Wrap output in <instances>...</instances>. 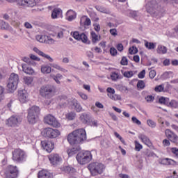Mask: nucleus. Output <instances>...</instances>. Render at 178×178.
Segmentation results:
<instances>
[{
	"label": "nucleus",
	"instance_id": "603ef678",
	"mask_svg": "<svg viewBox=\"0 0 178 178\" xmlns=\"http://www.w3.org/2000/svg\"><path fill=\"white\" fill-rule=\"evenodd\" d=\"M35 6V3L32 0H27V8H34Z\"/></svg>",
	"mask_w": 178,
	"mask_h": 178
},
{
	"label": "nucleus",
	"instance_id": "79ce46f5",
	"mask_svg": "<svg viewBox=\"0 0 178 178\" xmlns=\"http://www.w3.org/2000/svg\"><path fill=\"white\" fill-rule=\"evenodd\" d=\"M27 0H18L17 4L19 6H23L24 8H27Z\"/></svg>",
	"mask_w": 178,
	"mask_h": 178
},
{
	"label": "nucleus",
	"instance_id": "72a5a7b5",
	"mask_svg": "<svg viewBox=\"0 0 178 178\" xmlns=\"http://www.w3.org/2000/svg\"><path fill=\"white\" fill-rule=\"evenodd\" d=\"M167 106L169 108H178V102L176 100H171L170 102H168Z\"/></svg>",
	"mask_w": 178,
	"mask_h": 178
},
{
	"label": "nucleus",
	"instance_id": "1a4fd4ad",
	"mask_svg": "<svg viewBox=\"0 0 178 178\" xmlns=\"http://www.w3.org/2000/svg\"><path fill=\"white\" fill-rule=\"evenodd\" d=\"M43 137H47V138H56L60 136V132L58 129H54L52 128H45L42 131Z\"/></svg>",
	"mask_w": 178,
	"mask_h": 178
},
{
	"label": "nucleus",
	"instance_id": "49530a36",
	"mask_svg": "<svg viewBox=\"0 0 178 178\" xmlns=\"http://www.w3.org/2000/svg\"><path fill=\"white\" fill-rule=\"evenodd\" d=\"M111 78L113 80V81H116V80L119 79V74L116 72H113L111 75Z\"/></svg>",
	"mask_w": 178,
	"mask_h": 178
},
{
	"label": "nucleus",
	"instance_id": "2eb2a0df",
	"mask_svg": "<svg viewBox=\"0 0 178 178\" xmlns=\"http://www.w3.org/2000/svg\"><path fill=\"white\" fill-rule=\"evenodd\" d=\"M49 160L51 165L56 166V165H59L60 162H62V157L58 154H51L49 155Z\"/></svg>",
	"mask_w": 178,
	"mask_h": 178
},
{
	"label": "nucleus",
	"instance_id": "bf43d9fd",
	"mask_svg": "<svg viewBox=\"0 0 178 178\" xmlns=\"http://www.w3.org/2000/svg\"><path fill=\"white\" fill-rule=\"evenodd\" d=\"M155 76H156V72L155 70H152L149 72V77L150 79H154Z\"/></svg>",
	"mask_w": 178,
	"mask_h": 178
},
{
	"label": "nucleus",
	"instance_id": "423d86ee",
	"mask_svg": "<svg viewBox=\"0 0 178 178\" xmlns=\"http://www.w3.org/2000/svg\"><path fill=\"white\" fill-rule=\"evenodd\" d=\"M17 84H19V75L12 73L10 76L7 88L10 92H13L16 88H17Z\"/></svg>",
	"mask_w": 178,
	"mask_h": 178
},
{
	"label": "nucleus",
	"instance_id": "69168bd1",
	"mask_svg": "<svg viewBox=\"0 0 178 178\" xmlns=\"http://www.w3.org/2000/svg\"><path fill=\"white\" fill-rule=\"evenodd\" d=\"M145 99H146L147 102H152V101H154V99H155V98L152 95H149L147 97H145Z\"/></svg>",
	"mask_w": 178,
	"mask_h": 178
},
{
	"label": "nucleus",
	"instance_id": "7c9ffc66",
	"mask_svg": "<svg viewBox=\"0 0 178 178\" xmlns=\"http://www.w3.org/2000/svg\"><path fill=\"white\" fill-rule=\"evenodd\" d=\"M8 29H9V24L2 19H0V30H8Z\"/></svg>",
	"mask_w": 178,
	"mask_h": 178
},
{
	"label": "nucleus",
	"instance_id": "9d476101",
	"mask_svg": "<svg viewBox=\"0 0 178 178\" xmlns=\"http://www.w3.org/2000/svg\"><path fill=\"white\" fill-rule=\"evenodd\" d=\"M20 123H22V118L19 115H12L6 122L8 127H19Z\"/></svg>",
	"mask_w": 178,
	"mask_h": 178
},
{
	"label": "nucleus",
	"instance_id": "864d4df0",
	"mask_svg": "<svg viewBox=\"0 0 178 178\" xmlns=\"http://www.w3.org/2000/svg\"><path fill=\"white\" fill-rule=\"evenodd\" d=\"M127 63H128L127 58L123 56L120 61V64L122 65V66H127Z\"/></svg>",
	"mask_w": 178,
	"mask_h": 178
},
{
	"label": "nucleus",
	"instance_id": "13d9d810",
	"mask_svg": "<svg viewBox=\"0 0 178 178\" xmlns=\"http://www.w3.org/2000/svg\"><path fill=\"white\" fill-rule=\"evenodd\" d=\"M145 155H146V156H147L148 158L151 157V156H155V153H154L153 152H150L149 150L146 151L145 152Z\"/></svg>",
	"mask_w": 178,
	"mask_h": 178
},
{
	"label": "nucleus",
	"instance_id": "09e8293b",
	"mask_svg": "<svg viewBox=\"0 0 178 178\" xmlns=\"http://www.w3.org/2000/svg\"><path fill=\"white\" fill-rule=\"evenodd\" d=\"M135 149L136 151H141L143 149V145L136 141L135 143Z\"/></svg>",
	"mask_w": 178,
	"mask_h": 178
},
{
	"label": "nucleus",
	"instance_id": "338daca9",
	"mask_svg": "<svg viewBox=\"0 0 178 178\" xmlns=\"http://www.w3.org/2000/svg\"><path fill=\"white\" fill-rule=\"evenodd\" d=\"M86 55H87L88 58H89L90 59L94 58V53H92L90 51H87Z\"/></svg>",
	"mask_w": 178,
	"mask_h": 178
},
{
	"label": "nucleus",
	"instance_id": "e2e57ef3",
	"mask_svg": "<svg viewBox=\"0 0 178 178\" xmlns=\"http://www.w3.org/2000/svg\"><path fill=\"white\" fill-rule=\"evenodd\" d=\"M93 26H94V30H95L97 33H99L101 30V26H99V24H94Z\"/></svg>",
	"mask_w": 178,
	"mask_h": 178
},
{
	"label": "nucleus",
	"instance_id": "5fc2aeb1",
	"mask_svg": "<svg viewBox=\"0 0 178 178\" xmlns=\"http://www.w3.org/2000/svg\"><path fill=\"white\" fill-rule=\"evenodd\" d=\"M46 42L47 44H54L55 40L52 39L50 36L46 35Z\"/></svg>",
	"mask_w": 178,
	"mask_h": 178
},
{
	"label": "nucleus",
	"instance_id": "c85d7f7f",
	"mask_svg": "<svg viewBox=\"0 0 178 178\" xmlns=\"http://www.w3.org/2000/svg\"><path fill=\"white\" fill-rule=\"evenodd\" d=\"M96 9L97 10H98V12H101L102 13H106V15H109V13H111V11H109V10L101 6H96Z\"/></svg>",
	"mask_w": 178,
	"mask_h": 178
},
{
	"label": "nucleus",
	"instance_id": "58836bf2",
	"mask_svg": "<svg viewBox=\"0 0 178 178\" xmlns=\"http://www.w3.org/2000/svg\"><path fill=\"white\" fill-rule=\"evenodd\" d=\"M66 118H68L69 120H73L74 118H76V113L70 112L66 114Z\"/></svg>",
	"mask_w": 178,
	"mask_h": 178
},
{
	"label": "nucleus",
	"instance_id": "412c9836",
	"mask_svg": "<svg viewBox=\"0 0 178 178\" xmlns=\"http://www.w3.org/2000/svg\"><path fill=\"white\" fill-rule=\"evenodd\" d=\"M62 172H64L65 173H67L68 175L70 173H76V170L74 168L70 165H65L61 168Z\"/></svg>",
	"mask_w": 178,
	"mask_h": 178
},
{
	"label": "nucleus",
	"instance_id": "f257e3e1",
	"mask_svg": "<svg viewBox=\"0 0 178 178\" xmlns=\"http://www.w3.org/2000/svg\"><path fill=\"white\" fill-rule=\"evenodd\" d=\"M67 140L70 145H76V147L67 150L69 156H73L81 149L79 144H81V143L87 140L86 130L84 129L74 130L67 136Z\"/></svg>",
	"mask_w": 178,
	"mask_h": 178
},
{
	"label": "nucleus",
	"instance_id": "aec40b11",
	"mask_svg": "<svg viewBox=\"0 0 178 178\" xmlns=\"http://www.w3.org/2000/svg\"><path fill=\"white\" fill-rule=\"evenodd\" d=\"M38 178H52V174L47 170H42L38 172Z\"/></svg>",
	"mask_w": 178,
	"mask_h": 178
},
{
	"label": "nucleus",
	"instance_id": "5701e85b",
	"mask_svg": "<svg viewBox=\"0 0 178 178\" xmlns=\"http://www.w3.org/2000/svg\"><path fill=\"white\" fill-rule=\"evenodd\" d=\"M22 70L26 74H33L34 73V70L31 67H29L27 65H22Z\"/></svg>",
	"mask_w": 178,
	"mask_h": 178
},
{
	"label": "nucleus",
	"instance_id": "b1692460",
	"mask_svg": "<svg viewBox=\"0 0 178 178\" xmlns=\"http://www.w3.org/2000/svg\"><path fill=\"white\" fill-rule=\"evenodd\" d=\"M160 163H161V165H175L176 161H175V160L166 158L161 159L160 161Z\"/></svg>",
	"mask_w": 178,
	"mask_h": 178
},
{
	"label": "nucleus",
	"instance_id": "ddd939ff",
	"mask_svg": "<svg viewBox=\"0 0 178 178\" xmlns=\"http://www.w3.org/2000/svg\"><path fill=\"white\" fill-rule=\"evenodd\" d=\"M18 99L21 104H26L29 101V93L27 90H22L18 91Z\"/></svg>",
	"mask_w": 178,
	"mask_h": 178
},
{
	"label": "nucleus",
	"instance_id": "dca6fc26",
	"mask_svg": "<svg viewBox=\"0 0 178 178\" xmlns=\"http://www.w3.org/2000/svg\"><path fill=\"white\" fill-rule=\"evenodd\" d=\"M42 147L47 152H52L55 148V144L51 141L44 140L41 142Z\"/></svg>",
	"mask_w": 178,
	"mask_h": 178
},
{
	"label": "nucleus",
	"instance_id": "4be33fe9",
	"mask_svg": "<svg viewBox=\"0 0 178 178\" xmlns=\"http://www.w3.org/2000/svg\"><path fill=\"white\" fill-rule=\"evenodd\" d=\"M90 37L92 38V42L93 44H97V42H98V41L101 40V35H99L98 37V35H97V33H95V32L92 31L90 33Z\"/></svg>",
	"mask_w": 178,
	"mask_h": 178
},
{
	"label": "nucleus",
	"instance_id": "0e129e2a",
	"mask_svg": "<svg viewBox=\"0 0 178 178\" xmlns=\"http://www.w3.org/2000/svg\"><path fill=\"white\" fill-rule=\"evenodd\" d=\"M171 152L178 158V149L177 147H172L171 148Z\"/></svg>",
	"mask_w": 178,
	"mask_h": 178
},
{
	"label": "nucleus",
	"instance_id": "3c124183",
	"mask_svg": "<svg viewBox=\"0 0 178 178\" xmlns=\"http://www.w3.org/2000/svg\"><path fill=\"white\" fill-rule=\"evenodd\" d=\"M170 73L172 72H164L162 75H161V79L163 80H166L167 79H169V75L170 74Z\"/></svg>",
	"mask_w": 178,
	"mask_h": 178
},
{
	"label": "nucleus",
	"instance_id": "473e14b6",
	"mask_svg": "<svg viewBox=\"0 0 178 178\" xmlns=\"http://www.w3.org/2000/svg\"><path fill=\"white\" fill-rule=\"evenodd\" d=\"M40 56H42L43 58H46V59H48V60H49V62H54V58H51V56H49V55L48 54H45L44 52H42V51L39 50L38 53Z\"/></svg>",
	"mask_w": 178,
	"mask_h": 178
},
{
	"label": "nucleus",
	"instance_id": "a19ab883",
	"mask_svg": "<svg viewBox=\"0 0 178 178\" xmlns=\"http://www.w3.org/2000/svg\"><path fill=\"white\" fill-rule=\"evenodd\" d=\"M154 91H156V92H162V91L165 92L166 90H165V88H163V85H159L155 87Z\"/></svg>",
	"mask_w": 178,
	"mask_h": 178
},
{
	"label": "nucleus",
	"instance_id": "2f4dec72",
	"mask_svg": "<svg viewBox=\"0 0 178 178\" xmlns=\"http://www.w3.org/2000/svg\"><path fill=\"white\" fill-rule=\"evenodd\" d=\"M159 102L161 105H166V106H168V104L169 103V98L164 97H161L159 99Z\"/></svg>",
	"mask_w": 178,
	"mask_h": 178
},
{
	"label": "nucleus",
	"instance_id": "cd10ccee",
	"mask_svg": "<svg viewBox=\"0 0 178 178\" xmlns=\"http://www.w3.org/2000/svg\"><path fill=\"white\" fill-rule=\"evenodd\" d=\"M145 47L147 49H155L156 47V43L148 42L147 40H145Z\"/></svg>",
	"mask_w": 178,
	"mask_h": 178
},
{
	"label": "nucleus",
	"instance_id": "c03bdc74",
	"mask_svg": "<svg viewBox=\"0 0 178 178\" xmlns=\"http://www.w3.org/2000/svg\"><path fill=\"white\" fill-rule=\"evenodd\" d=\"M147 124L149 126V127H152V129L155 128L156 127V123L154 122L152 120H147Z\"/></svg>",
	"mask_w": 178,
	"mask_h": 178
},
{
	"label": "nucleus",
	"instance_id": "6e6552de",
	"mask_svg": "<svg viewBox=\"0 0 178 178\" xmlns=\"http://www.w3.org/2000/svg\"><path fill=\"white\" fill-rule=\"evenodd\" d=\"M54 86L47 85L42 86L40 90V94L41 97H43V98H52V94L54 92Z\"/></svg>",
	"mask_w": 178,
	"mask_h": 178
},
{
	"label": "nucleus",
	"instance_id": "4468645a",
	"mask_svg": "<svg viewBox=\"0 0 178 178\" xmlns=\"http://www.w3.org/2000/svg\"><path fill=\"white\" fill-rule=\"evenodd\" d=\"M165 136L171 141V143H174V144H178V136L173 131H170V129H166Z\"/></svg>",
	"mask_w": 178,
	"mask_h": 178
},
{
	"label": "nucleus",
	"instance_id": "a211bd4d",
	"mask_svg": "<svg viewBox=\"0 0 178 178\" xmlns=\"http://www.w3.org/2000/svg\"><path fill=\"white\" fill-rule=\"evenodd\" d=\"M138 138L141 140V141L145 144V145H147V147H151L152 145V143H151V140L149 138L144 135V134H140L138 136Z\"/></svg>",
	"mask_w": 178,
	"mask_h": 178
},
{
	"label": "nucleus",
	"instance_id": "052dcab7",
	"mask_svg": "<svg viewBox=\"0 0 178 178\" xmlns=\"http://www.w3.org/2000/svg\"><path fill=\"white\" fill-rule=\"evenodd\" d=\"M88 126H94L95 127H97L98 126V122L97 120L92 121V119H90V124H88Z\"/></svg>",
	"mask_w": 178,
	"mask_h": 178
},
{
	"label": "nucleus",
	"instance_id": "393cba45",
	"mask_svg": "<svg viewBox=\"0 0 178 178\" xmlns=\"http://www.w3.org/2000/svg\"><path fill=\"white\" fill-rule=\"evenodd\" d=\"M157 54H160L161 55H163L168 52V48L160 44L158 46L156 49Z\"/></svg>",
	"mask_w": 178,
	"mask_h": 178
},
{
	"label": "nucleus",
	"instance_id": "774afa93",
	"mask_svg": "<svg viewBox=\"0 0 178 178\" xmlns=\"http://www.w3.org/2000/svg\"><path fill=\"white\" fill-rule=\"evenodd\" d=\"M110 33L111 34V35H118V31L116 30V29H113L110 30Z\"/></svg>",
	"mask_w": 178,
	"mask_h": 178
},
{
	"label": "nucleus",
	"instance_id": "7ed1b4c3",
	"mask_svg": "<svg viewBox=\"0 0 178 178\" xmlns=\"http://www.w3.org/2000/svg\"><path fill=\"white\" fill-rule=\"evenodd\" d=\"M13 161L16 163H23L27 159V154L21 149H15L13 152Z\"/></svg>",
	"mask_w": 178,
	"mask_h": 178
},
{
	"label": "nucleus",
	"instance_id": "a18cd8bd",
	"mask_svg": "<svg viewBox=\"0 0 178 178\" xmlns=\"http://www.w3.org/2000/svg\"><path fill=\"white\" fill-rule=\"evenodd\" d=\"M76 112H83V107L81 105H80V103H78L76 106L75 108H74Z\"/></svg>",
	"mask_w": 178,
	"mask_h": 178
},
{
	"label": "nucleus",
	"instance_id": "680f3d73",
	"mask_svg": "<svg viewBox=\"0 0 178 178\" xmlns=\"http://www.w3.org/2000/svg\"><path fill=\"white\" fill-rule=\"evenodd\" d=\"M138 79H144L145 77V70H143L139 74H138Z\"/></svg>",
	"mask_w": 178,
	"mask_h": 178
},
{
	"label": "nucleus",
	"instance_id": "4d7b16f0",
	"mask_svg": "<svg viewBox=\"0 0 178 178\" xmlns=\"http://www.w3.org/2000/svg\"><path fill=\"white\" fill-rule=\"evenodd\" d=\"M131 120H132L133 123L138 124V126H140V124H141V121H139L136 117H134V116L132 117Z\"/></svg>",
	"mask_w": 178,
	"mask_h": 178
},
{
	"label": "nucleus",
	"instance_id": "c9c22d12",
	"mask_svg": "<svg viewBox=\"0 0 178 178\" xmlns=\"http://www.w3.org/2000/svg\"><path fill=\"white\" fill-rule=\"evenodd\" d=\"M36 39L39 42H47V35H39Z\"/></svg>",
	"mask_w": 178,
	"mask_h": 178
},
{
	"label": "nucleus",
	"instance_id": "6e6d98bb",
	"mask_svg": "<svg viewBox=\"0 0 178 178\" xmlns=\"http://www.w3.org/2000/svg\"><path fill=\"white\" fill-rule=\"evenodd\" d=\"M29 56H30L31 62V60H36V62H40V58L37 57L35 55L30 54Z\"/></svg>",
	"mask_w": 178,
	"mask_h": 178
},
{
	"label": "nucleus",
	"instance_id": "f8f14e48",
	"mask_svg": "<svg viewBox=\"0 0 178 178\" xmlns=\"http://www.w3.org/2000/svg\"><path fill=\"white\" fill-rule=\"evenodd\" d=\"M72 37L77 41H81L83 44H90L88 37L84 33H80L79 31H75L73 33Z\"/></svg>",
	"mask_w": 178,
	"mask_h": 178
},
{
	"label": "nucleus",
	"instance_id": "de8ad7c7",
	"mask_svg": "<svg viewBox=\"0 0 178 178\" xmlns=\"http://www.w3.org/2000/svg\"><path fill=\"white\" fill-rule=\"evenodd\" d=\"M133 71H127L124 72V77H127V79H130V77H133Z\"/></svg>",
	"mask_w": 178,
	"mask_h": 178
},
{
	"label": "nucleus",
	"instance_id": "f3484780",
	"mask_svg": "<svg viewBox=\"0 0 178 178\" xmlns=\"http://www.w3.org/2000/svg\"><path fill=\"white\" fill-rule=\"evenodd\" d=\"M80 119H81L82 123H84V124H90V122L92 118H91V115H90V114L83 113L81 114Z\"/></svg>",
	"mask_w": 178,
	"mask_h": 178
},
{
	"label": "nucleus",
	"instance_id": "bb28decb",
	"mask_svg": "<svg viewBox=\"0 0 178 178\" xmlns=\"http://www.w3.org/2000/svg\"><path fill=\"white\" fill-rule=\"evenodd\" d=\"M60 13H62V10L60 8H54L51 13L52 19H57L58 16H59Z\"/></svg>",
	"mask_w": 178,
	"mask_h": 178
},
{
	"label": "nucleus",
	"instance_id": "6ab92c4d",
	"mask_svg": "<svg viewBox=\"0 0 178 178\" xmlns=\"http://www.w3.org/2000/svg\"><path fill=\"white\" fill-rule=\"evenodd\" d=\"M60 107L66 108L67 106V97L66 96H60L58 99Z\"/></svg>",
	"mask_w": 178,
	"mask_h": 178
},
{
	"label": "nucleus",
	"instance_id": "39448f33",
	"mask_svg": "<svg viewBox=\"0 0 178 178\" xmlns=\"http://www.w3.org/2000/svg\"><path fill=\"white\" fill-rule=\"evenodd\" d=\"M92 159V155L90 152L86 151L84 152H79L76 155V160L80 165H86Z\"/></svg>",
	"mask_w": 178,
	"mask_h": 178
},
{
	"label": "nucleus",
	"instance_id": "8fccbe9b",
	"mask_svg": "<svg viewBox=\"0 0 178 178\" xmlns=\"http://www.w3.org/2000/svg\"><path fill=\"white\" fill-rule=\"evenodd\" d=\"M110 54L111 56H116V55H118V50H116L115 47H111L110 49Z\"/></svg>",
	"mask_w": 178,
	"mask_h": 178
},
{
	"label": "nucleus",
	"instance_id": "f704fd0d",
	"mask_svg": "<svg viewBox=\"0 0 178 178\" xmlns=\"http://www.w3.org/2000/svg\"><path fill=\"white\" fill-rule=\"evenodd\" d=\"M33 79L32 76H24V83L26 84V86H30L31 83L33 81Z\"/></svg>",
	"mask_w": 178,
	"mask_h": 178
},
{
	"label": "nucleus",
	"instance_id": "9b49d317",
	"mask_svg": "<svg viewBox=\"0 0 178 178\" xmlns=\"http://www.w3.org/2000/svg\"><path fill=\"white\" fill-rule=\"evenodd\" d=\"M44 122L47 124L52 126L53 127H59L60 126V124L58 120H56V118H55V117H54L52 115H48L44 117Z\"/></svg>",
	"mask_w": 178,
	"mask_h": 178
},
{
	"label": "nucleus",
	"instance_id": "e433bc0d",
	"mask_svg": "<svg viewBox=\"0 0 178 178\" xmlns=\"http://www.w3.org/2000/svg\"><path fill=\"white\" fill-rule=\"evenodd\" d=\"M129 52L131 55H134L138 52V49L136 46H132L129 49Z\"/></svg>",
	"mask_w": 178,
	"mask_h": 178
},
{
	"label": "nucleus",
	"instance_id": "ea45409f",
	"mask_svg": "<svg viewBox=\"0 0 178 178\" xmlns=\"http://www.w3.org/2000/svg\"><path fill=\"white\" fill-rule=\"evenodd\" d=\"M78 104H79V102L76 99H74L70 102H69V104L70 105L71 108H72V109H74V108Z\"/></svg>",
	"mask_w": 178,
	"mask_h": 178
},
{
	"label": "nucleus",
	"instance_id": "a878e982",
	"mask_svg": "<svg viewBox=\"0 0 178 178\" xmlns=\"http://www.w3.org/2000/svg\"><path fill=\"white\" fill-rule=\"evenodd\" d=\"M41 72L44 74H49V73H51V72H52V68L48 65H42Z\"/></svg>",
	"mask_w": 178,
	"mask_h": 178
},
{
	"label": "nucleus",
	"instance_id": "c756f323",
	"mask_svg": "<svg viewBox=\"0 0 178 178\" xmlns=\"http://www.w3.org/2000/svg\"><path fill=\"white\" fill-rule=\"evenodd\" d=\"M50 66H51V67H54V69H56L57 70H60V72H63V73H67V70L62 67H60V65H58V64H50Z\"/></svg>",
	"mask_w": 178,
	"mask_h": 178
},
{
	"label": "nucleus",
	"instance_id": "20e7f679",
	"mask_svg": "<svg viewBox=\"0 0 178 178\" xmlns=\"http://www.w3.org/2000/svg\"><path fill=\"white\" fill-rule=\"evenodd\" d=\"M40 115V107L33 106L28 110L27 119L30 124H34L37 122V118Z\"/></svg>",
	"mask_w": 178,
	"mask_h": 178
},
{
	"label": "nucleus",
	"instance_id": "4c0bfd02",
	"mask_svg": "<svg viewBox=\"0 0 178 178\" xmlns=\"http://www.w3.org/2000/svg\"><path fill=\"white\" fill-rule=\"evenodd\" d=\"M137 88L140 90H144L145 88V83L143 80H139L137 83Z\"/></svg>",
	"mask_w": 178,
	"mask_h": 178
},
{
	"label": "nucleus",
	"instance_id": "f03ea898",
	"mask_svg": "<svg viewBox=\"0 0 178 178\" xmlns=\"http://www.w3.org/2000/svg\"><path fill=\"white\" fill-rule=\"evenodd\" d=\"M88 169L90 170L92 176H98L102 175L105 170V165L102 163L95 162L88 165Z\"/></svg>",
	"mask_w": 178,
	"mask_h": 178
},
{
	"label": "nucleus",
	"instance_id": "37998d69",
	"mask_svg": "<svg viewBox=\"0 0 178 178\" xmlns=\"http://www.w3.org/2000/svg\"><path fill=\"white\" fill-rule=\"evenodd\" d=\"M5 88L3 87L0 86V102L5 98Z\"/></svg>",
	"mask_w": 178,
	"mask_h": 178
},
{
	"label": "nucleus",
	"instance_id": "0eeeda50",
	"mask_svg": "<svg viewBox=\"0 0 178 178\" xmlns=\"http://www.w3.org/2000/svg\"><path fill=\"white\" fill-rule=\"evenodd\" d=\"M6 178H17L19 176V170L17 166L10 165L7 166L4 172Z\"/></svg>",
	"mask_w": 178,
	"mask_h": 178
}]
</instances>
